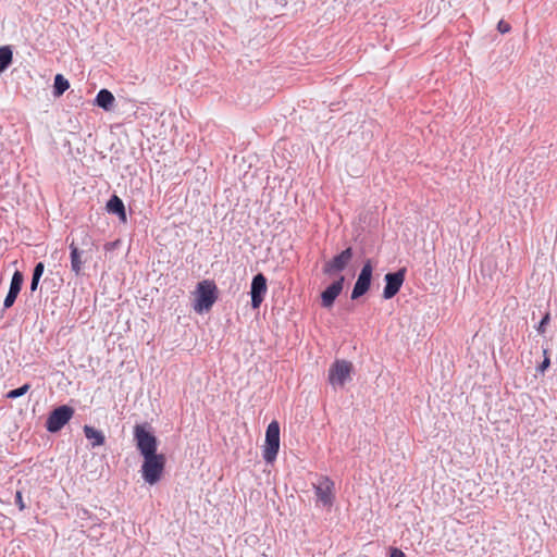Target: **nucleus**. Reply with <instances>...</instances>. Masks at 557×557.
Wrapping results in <instances>:
<instances>
[{
    "instance_id": "28",
    "label": "nucleus",
    "mask_w": 557,
    "mask_h": 557,
    "mask_svg": "<svg viewBox=\"0 0 557 557\" xmlns=\"http://www.w3.org/2000/svg\"><path fill=\"white\" fill-rule=\"evenodd\" d=\"M90 242H91V238H90L89 234L87 232H83L82 244L87 245Z\"/></svg>"
},
{
    "instance_id": "13",
    "label": "nucleus",
    "mask_w": 557,
    "mask_h": 557,
    "mask_svg": "<svg viewBox=\"0 0 557 557\" xmlns=\"http://www.w3.org/2000/svg\"><path fill=\"white\" fill-rule=\"evenodd\" d=\"M70 248V260H71V271L76 275L79 276L83 271V265L85 263L84 255L85 251L79 249V247L72 242L69 246Z\"/></svg>"
},
{
    "instance_id": "8",
    "label": "nucleus",
    "mask_w": 557,
    "mask_h": 557,
    "mask_svg": "<svg viewBox=\"0 0 557 557\" xmlns=\"http://www.w3.org/2000/svg\"><path fill=\"white\" fill-rule=\"evenodd\" d=\"M372 272H373L372 263L370 260H368L363 264V267L358 275L357 282L355 283V286H354V289L351 293L352 299H357V298L361 297L369 290L370 285H371Z\"/></svg>"
},
{
    "instance_id": "3",
    "label": "nucleus",
    "mask_w": 557,
    "mask_h": 557,
    "mask_svg": "<svg viewBox=\"0 0 557 557\" xmlns=\"http://www.w3.org/2000/svg\"><path fill=\"white\" fill-rule=\"evenodd\" d=\"M134 438L137 449L143 457L157 455L158 441L145 425L137 424L134 428Z\"/></svg>"
},
{
    "instance_id": "1",
    "label": "nucleus",
    "mask_w": 557,
    "mask_h": 557,
    "mask_svg": "<svg viewBox=\"0 0 557 557\" xmlns=\"http://www.w3.org/2000/svg\"><path fill=\"white\" fill-rule=\"evenodd\" d=\"M216 299L218 288L215 283L210 280H203L196 287L193 308L198 313L209 311Z\"/></svg>"
},
{
    "instance_id": "15",
    "label": "nucleus",
    "mask_w": 557,
    "mask_h": 557,
    "mask_svg": "<svg viewBox=\"0 0 557 557\" xmlns=\"http://www.w3.org/2000/svg\"><path fill=\"white\" fill-rule=\"evenodd\" d=\"M109 213L116 214L121 222L126 223L127 216L123 201L116 195H113L107 202Z\"/></svg>"
},
{
    "instance_id": "11",
    "label": "nucleus",
    "mask_w": 557,
    "mask_h": 557,
    "mask_svg": "<svg viewBox=\"0 0 557 557\" xmlns=\"http://www.w3.org/2000/svg\"><path fill=\"white\" fill-rule=\"evenodd\" d=\"M351 248L343 250L339 255L335 256L330 262L325 264L324 272L327 274H332L344 270L351 260Z\"/></svg>"
},
{
    "instance_id": "24",
    "label": "nucleus",
    "mask_w": 557,
    "mask_h": 557,
    "mask_svg": "<svg viewBox=\"0 0 557 557\" xmlns=\"http://www.w3.org/2000/svg\"><path fill=\"white\" fill-rule=\"evenodd\" d=\"M15 499H16V504L18 505V508H20L21 510H23V509L25 508V505H24V502H23V497H22V493H21V492H16Z\"/></svg>"
},
{
    "instance_id": "20",
    "label": "nucleus",
    "mask_w": 557,
    "mask_h": 557,
    "mask_svg": "<svg viewBox=\"0 0 557 557\" xmlns=\"http://www.w3.org/2000/svg\"><path fill=\"white\" fill-rule=\"evenodd\" d=\"M29 384H24L23 386L12 389L7 394V398L14 399L25 395L29 391Z\"/></svg>"
},
{
    "instance_id": "29",
    "label": "nucleus",
    "mask_w": 557,
    "mask_h": 557,
    "mask_svg": "<svg viewBox=\"0 0 557 557\" xmlns=\"http://www.w3.org/2000/svg\"><path fill=\"white\" fill-rule=\"evenodd\" d=\"M115 245H116V243L107 244L106 249H112V248H114Z\"/></svg>"
},
{
    "instance_id": "14",
    "label": "nucleus",
    "mask_w": 557,
    "mask_h": 557,
    "mask_svg": "<svg viewBox=\"0 0 557 557\" xmlns=\"http://www.w3.org/2000/svg\"><path fill=\"white\" fill-rule=\"evenodd\" d=\"M344 284V276H341L339 280L331 284L321 295L322 305L326 308H330L337 296L341 294Z\"/></svg>"
},
{
    "instance_id": "16",
    "label": "nucleus",
    "mask_w": 557,
    "mask_h": 557,
    "mask_svg": "<svg viewBox=\"0 0 557 557\" xmlns=\"http://www.w3.org/2000/svg\"><path fill=\"white\" fill-rule=\"evenodd\" d=\"M114 102L115 98L108 89L99 90L95 99V104L106 111H111L114 107Z\"/></svg>"
},
{
    "instance_id": "7",
    "label": "nucleus",
    "mask_w": 557,
    "mask_h": 557,
    "mask_svg": "<svg viewBox=\"0 0 557 557\" xmlns=\"http://www.w3.org/2000/svg\"><path fill=\"white\" fill-rule=\"evenodd\" d=\"M73 414V408L66 405L55 408L47 419V430L52 433L60 431L72 419Z\"/></svg>"
},
{
    "instance_id": "25",
    "label": "nucleus",
    "mask_w": 557,
    "mask_h": 557,
    "mask_svg": "<svg viewBox=\"0 0 557 557\" xmlns=\"http://www.w3.org/2000/svg\"><path fill=\"white\" fill-rule=\"evenodd\" d=\"M389 557H406V555L398 548H392Z\"/></svg>"
},
{
    "instance_id": "17",
    "label": "nucleus",
    "mask_w": 557,
    "mask_h": 557,
    "mask_svg": "<svg viewBox=\"0 0 557 557\" xmlns=\"http://www.w3.org/2000/svg\"><path fill=\"white\" fill-rule=\"evenodd\" d=\"M84 433H85V436L89 441H91V446L92 447H97V446L103 445V443H104V435L102 434L101 431L96 430L92 426L85 425L84 426Z\"/></svg>"
},
{
    "instance_id": "26",
    "label": "nucleus",
    "mask_w": 557,
    "mask_h": 557,
    "mask_svg": "<svg viewBox=\"0 0 557 557\" xmlns=\"http://www.w3.org/2000/svg\"><path fill=\"white\" fill-rule=\"evenodd\" d=\"M549 359L546 357L543 362L540 364L539 370L544 372L549 367Z\"/></svg>"
},
{
    "instance_id": "6",
    "label": "nucleus",
    "mask_w": 557,
    "mask_h": 557,
    "mask_svg": "<svg viewBox=\"0 0 557 557\" xmlns=\"http://www.w3.org/2000/svg\"><path fill=\"white\" fill-rule=\"evenodd\" d=\"M317 502L323 507L331 508L334 503V482L327 476H320L313 483Z\"/></svg>"
},
{
    "instance_id": "12",
    "label": "nucleus",
    "mask_w": 557,
    "mask_h": 557,
    "mask_svg": "<svg viewBox=\"0 0 557 557\" xmlns=\"http://www.w3.org/2000/svg\"><path fill=\"white\" fill-rule=\"evenodd\" d=\"M23 280V274L20 271H15L10 283L9 293L3 301V307L5 309L12 307L21 292Z\"/></svg>"
},
{
    "instance_id": "2",
    "label": "nucleus",
    "mask_w": 557,
    "mask_h": 557,
    "mask_svg": "<svg viewBox=\"0 0 557 557\" xmlns=\"http://www.w3.org/2000/svg\"><path fill=\"white\" fill-rule=\"evenodd\" d=\"M140 473L143 480L149 485L157 484L164 472L165 457L162 454L143 457Z\"/></svg>"
},
{
    "instance_id": "23",
    "label": "nucleus",
    "mask_w": 557,
    "mask_h": 557,
    "mask_svg": "<svg viewBox=\"0 0 557 557\" xmlns=\"http://www.w3.org/2000/svg\"><path fill=\"white\" fill-rule=\"evenodd\" d=\"M497 28L502 34L508 33L510 30L509 24L504 21L498 23Z\"/></svg>"
},
{
    "instance_id": "21",
    "label": "nucleus",
    "mask_w": 557,
    "mask_h": 557,
    "mask_svg": "<svg viewBox=\"0 0 557 557\" xmlns=\"http://www.w3.org/2000/svg\"><path fill=\"white\" fill-rule=\"evenodd\" d=\"M548 322H549V313H546L537 326V332L543 334L545 332V326Z\"/></svg>"
},
{
    "instance_id": "19",
    "label": "nucleus",
    "mask_w": 557,
    "mask_h": 557,
    "mask_svg": "<svg viewBox=\"0 0 557 557\" xmlns=\"http://www.w3.org/2000/svg\"><path fill=\"white\" fill-rule=\"evenodd\" d=\"M12 61V51L9 47L0 48V72L5 70Z\"/></svg>"
},
{
    "instance_id": "10",
    "label": "nucleus",
    "mask_w": 557,
    "mask_h": 557,
    "mask_svg": "<svg viewBox=\"0 0 557 557\" xmlns=\"http://www.w3.org/2000/svg\"><path fill=\"white\" fill-rule=\"evenodd\" d=\"M267 290V278L264 277V275L259 273L256 276H253L250 289L251 306L253 309H258L260 307L264 299Z\"/></svg>"
},
{
    "instance_id": "9",
    "label": "nucleus",
    "mask_w": 557,
    "mask_h": 557,
    "mask_svg": "<svg viewBox=\"0 0 557 557\" xmlns=\"http://www.w3.org/2000/svg\"><path fill=\"white\" fill-rule=\"evenodd\" d=\"M385 287L383 290V298H393L400 289L405 281V269H401L395 273H387L384 277Z\"/></svg>"
},
{
    "instance_id": "18",
    "label": "nucleus",
    "mask_w": 557,
    "mask_h": 557,
    "mask_svg": "<svg viewBox=\"0 0 557 557\" xmlns=\"http://www.w3.org/2000/svg\"><path fill=\"white\" fill-rule=\"evenodd\" d=\"M70 88L69 81L62 75L57 74L53 83V96L60 97Z\"/></svg>"
},
{
    "instance_id": "4",
    "label": "nucleus",
    "mask_w": 557,
    "mask_h": 557,
    "mask_svg": "<svg viewBox=\"0 0 557 557\" xmlns=\"http://www.w3.org/2000/svg\"><path fill=\"white\" fill-rule=\"evenodd\" d=\"M280 449V425L277 421H272L265 431V441L263 445V459L271 463L276 459Z\"/></svg>"
},
{
    "instance_id": "22",
    "label": "nucleus",
    "mask_w": 557,
    "mask_h": 557,
    "mask_svg": "<svg viewBox=\"0 0 557 557\" xmlns=\"http://www.w3.org/2000/svg\"><path fill=\"white\" fill-rule=\"evenodd\" d=\"M44 270H45V265L42 262H39L35 265V269H34V273H33V276L34 277H41L42 273H44Z\"/></svg>"
},
{
    "instance_id": "5",
    "label": "nucleus",
    "mask_w": 557,
    "mask_h": 557,
    "mask_svg": "<svg viewBox=\"0 0 557 557\" xmlns=\"http://www.w3.org/2000/svg\"><path fill=\"white\" fill-rule=\"evenodd\" d=\"M352 363L347 360H336L329 369V382L333 388H342L350 380Z\"/></svg>"
},
{
    "instance_id": "27",
    "label": "nucleus",
    "mask_w": 557,
    "mask_h": 557,
    "mask_svg": "<svg viewBox=\"0 0 557 557\" xmlns=\"http://www.w3.org/2000/svg\"><path fill=\"white\" fill-rule=\"evenodd\" d=\"M39 281H40L39 277L36 278V277L33 276L32 283H30V290L32 292H35L37 289Z\"/></svg>"
}]
</instances>
